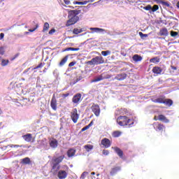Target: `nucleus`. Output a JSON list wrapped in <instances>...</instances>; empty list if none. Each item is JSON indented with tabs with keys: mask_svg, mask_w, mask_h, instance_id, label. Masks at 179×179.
I'll list each match as a JSON object with an SVG mask.
<instances>
[{
	"mask_svg": "<svg viewBox=\"0 0 179 179\" xmlns=\"http://www.w3.org/2000/svg\"><path fill=\"white\" fill-rule=\"evenodd\" d=\"M132 59L134 62H141V61H142V57L139 55H134Z\"/></svg>",
	"mask_w": 179,
	"mask_h": 179,
	"instance_id": "a878e982",
	"label": "nucleus"
},
{
	"mask_svg": "<svg viewBox=\"0 0 179 179\" xmlns=\"http://www.w3.org/2000/svg\"><path fill=\"white\" fill-rule=\"evenodd\" d=\"M22 138L24 141H25V142L28 143H33L35 141L34 137H33V134L29 133L23 135Z\"/></svg>",
	"mask_w": 179,
	"mask_h": 179,
	"instance_id": "9b49d317",
	"label": "nucleus"
},
{
	"mask_svg": "<svg viewBox=\"0 0 179 179\" xmlns=\"http://www.w3.org/2000/svg\"><path fill=\"white\" fill-rule=\"evenodd\" d=\"M127 73H121V74H117L115 77V79L116 80H124V79H127Z\"/></svg>",
	"mask_w": 179,
	"mask_h": 179,
	"instance_id": "2eb2a0df",
	"label": "nucleus"
},
{
	"mask_svg": "<svg viewBox=\"0 0 179 179\" xmlns=\"http://www.w3.org/2000/svg\"><path fill=\"white\" fill-rule=\"evenodd\" d=\"M63 51H79V48H67L64 49Z\"/></svg>",
	"mask_w": 179,
	"mask_h": 179,
	"instance_id": "72a5a7b5",
	"label": "nucleus"
},
{
	"mask_svg": "<svg viewBox=\"0 0 179 179\" xmlns=\"http://www.w3.org/2000/svg\"><path fill=\"white\" fill-rule=\"evenodd\" d=\"M3 37H5V34L1 33L0 34V40H2L3 38Z\"/></svg>",
	"mask_w": 179,
	"mask_h": 179,
	"instance_id": "6e6d98bb",
	"label": "nucleus"
},
{
	"mask_svg": "<svg viewBox=\"0 0 179 179\" xmlns=\"http://www.w3.org/2000/svg\"><path fill=\"white\" fill-rule=\"evenodd\" d=\"M64 2L66 5H71V1L69 0H64Z\"/></svg>",
	"mask_w": 179,
	"mask_h": 179,
	"instance_id": "864d4df0",
	"label": "nucleus"
},
{
	"mask_svg": "<svg viewBox=\"0 0 179 179\" xmlns=\"http://www.w3.org/2000/svg\"><path fill=\"white\" fill-rule=\"evenodd\" d=\"M10 148H22V145H13V144H10L9 145Z\"/></svg>",
	"mask_w": 179,
	"mask_h": 179,
	"instance_id": "c03bdc74",
	"label": "nucleus"
},
{
	"mask_svg": "<svg viewBox=\"0 0 179 179\" xmlns=\"http://www.w3.org/2000/svg\"><path fill=\"white\" fill-rule=\"evenodd\" d=\"M76 153V150H75L73 148H70L67 151V156H68V157H73V156H75Z\"/></svg>",
	"mask_w": 179,
	"mask_h": 179,
	"instance_id": "412c9836",
	"label": "nucleus"
},
{
	"mask_svg": "<svg viewBox=\"0 0 179 179\" xmlns=\"http://www.w3.org/2000/svg\"><path fill=\"white\" fill-rule=\"evenodd\" d=\"M73 34H80V33H83V29L75 28L73 30Z\"/></svg>",
	"mask_w": 179,
	"mask_h": 179,
	"instance_id": "473e14b6",
	"label": "nucleus"
},
{
	"mask_svg": "<svg viewBox=\"0 0 179 179\" xmlns=\"http://www.w3.org/2000/svg\"><path fill=\"white\" fill-rule=\"evenodd\" d=\"M101 144L106 148H110V146H111V141H110V139L104 138L101 140Z\"/></svg>",
	"mask_w": 179,
	"mask_h": 179,
	"instance_id": "f8f14e48",
	"label": "nucleus"
},
{
	"mask_svg": "<svg viewBox=\"0 0 179 179\" xmlns=\"http://www.w3.org/2000/svg\"><path fill=\"white\" fill-rule=\"evenodd\" d=\"M111 54V51L110 50H106V51H102L101 55L103 57H107V55H110Z\"/></svg>",
	"mask_w": 179,
	"mask_h": 179,
	"instance_id": "4c0bfd02",
	"label": "nucleus"
},
{
	"mask_svg": "<svg viewBox=\"0 0 179 179\" xmlns=\"http://www.w3.org/2000/svg\"><path fill=\"white\" fill-rule=\"evenodd\" d=\"M138 34H139L141 38H142V39L145 38L146 37H148V34H143L142 32H139Z\"/></svg>",
	"mask_w": 179,
	"mask_h": 179,
	"instance_id": "ea45409f",
	"label": "nucleus"
},
{
	"mask_svg": "<svg viewBox=\"0 0 179 179\" xmlns=\"http://www.w3.org/2000/svg\"><path fill=\"white\" fill-rule=\"evenodd\" d=\"M152 127H154V129H155V131H157V132H163L166 131V126H164V124L157 122H154L152 124Z\"/></svg>",
	"mask_w": 179,
	"mask_h": 179,
	"instance_id": "423d86ee",
	"label": "nucleus"
},
{
	"mask_svg": "<svg viewBox=\"0 0 179 179\" xmlns=\"http://www.w3.org/2000/svg\"><path fill=\"white\" fill-rule=\"evenodd\" d=\"M23 164H30V158L25 157L22 160Z\"/></svg>",
	"mask_w": 179,
	"mask_h": 179,
	"instance_id": "f704fd0d",
	"label": "nucleus"
},
{
	"mask_svg": "<svg viewBox=\"0 0 179 179\" xmlns=\"http://www.w3.org/2000/svg\"><path fill=\"white\" fill-rule=\"evenodd\" d=\"M85 64H87V65H101V64H104V59L103 57L96 56L90 61L86 62Z\"/></svg>",
	"mask_w": 179,
	"mask_h": 179,
	"instance_id": "20e7f679",
	"label": "nucleus"
},
{
	"mask_svg": "<svg viewBox=\"0 0 179 179\" xmlns=\"http://www.w3.org/2000/svg\"><path fill=\"white\" fill-rule=\"evenodd\" d=\"M89 128H90V127H89V126L87 125V126H85V127H83V128L81 129V131H82V132H85V131H87V129H89Z\"/></svg>",
	"mask_w": 179,
	"mask_h": 179,
	"instance_id": "3c124183",
	"label": "nucleus"
},
{
	"mask_svg": "<svg viewBox=\"0 0 179 179\" xmlns=\"http://www.w3.org/2000/svg\"><path fill=\"white\" fill-rule=\"evenodd\" d=\"M76 64V62H71L69 63V66L71 68Z\"/></svg>",
	"mask_w": 179,
	"mask_h": 179,
	"instance_id": "09e8293b",
	"label": "nucleus"
},
{
	"mask_svg": "<svg viewBox=\"0 0 179 179\" xmlns=\"http://www.w3.org/2000/svg\"><path fill=\"white\" fill-rule=\"evenodd\" d=\"M153 2H156V3H161L163 6H167L170 8V3L169 2L164 1V0H151Z\"/></svg>",
	"mask_w": 179,
	"mask_h": 179,
	"instance_id": "dca6fc26",
	"label": "nucleus"
},
{
	"mask_svg": "<svg viewBox=\"0 0 179 179\" xmlns=\"http://www.w3.org/2000/svg\"><path fill=\"white\" fill-rule=\"evenodd\" d=\"M162 71L163 70L160 67L155 66L152 69L153 73H156L157 75H160Z\"/></svg>",
	"mask_w": 179,
	"mask_h": 179,
	"instance_id": "b1692460",
	"label": "nucleus"
},
{
	"mask_svg": "<svg viewBox=\"0 0 179 179\" xmlns=\"http://www.w3.org/2000/svg\"><path fill=\"white\" fill-rule=\"evenodd\" d=\"M65 171L60 170L57 173V177L59 179H65L68 177V171H69V167L66 165L64 166Z\"/></svg>",
	"mask_w": 179,
	"mask_h": 179,
	"instance_id": "39448f33",
	"label": "nucleus"
},
{
	"mask_svg": "<svg viewBox=\"0 0 179 179\" xmlns=\"http://www.w3.org/2000/svg\"><path fill=\"white\" fill-rule=\"evenodd\" d=\"M0 61H1V57H0Z\"/></svg>",
	"mask_w": 179,
	"mask_h": 179,
	"instance_id": "774afa93",
	"label": "nucleus"
},
{
	"mask_svg": "<svg viewBox=\"0 0 179 179\" xmlns=\"http://www.w3.org/2000/svg\"><path fill=\"white\" fill-rule=\"evenodd\" d=\"M69 8H71V9H75V7H73L72 6H69Z\"/></svg>",
	"mask_w": 179,
	"mask_h": 179,
	"instance_id": "680f3d73",
	"label": "nucleus"
},
{
	"mask_svg": "<svg viewBox=\"0 0 179 179\" xmlns=\"http://www.w3.org/2000/svg\"><path fill=\"white\" fill-rule=\"evenodd\" d=\"M5 54V49H3V47H0V55H3Z\"/></svg>",
	"mask_w": 179,
	"mask_h": 179,
	"instance_id": "79ce46f5",
	"label": "nucleus"
},
{
	"mask_svg": "<svg viewBox=\"0 0 179 179\" xmlns=\"http://www.w3.org/2000/svg\"><path fill=\"white\" fill-rule=\"evenodd\" d=\"M116 122L120 125V127H127L128 128H132L134 124H135V121L134 120L125 115H120L117 117Z\"/></svg>",
	"mask_w": 179,
	"mask_h": 179,
	"instance_id": "f03ea898",
	"label": "nucleus"
},
{
	"mask_svg": "<svg viewBox=\"0 0 179 179\" xmlns=\"http://www.w3.org/2000/svg\"><path fill=\"white\" fill-rule=\"evenodd\" d=\"M69 56H65L61 62L59 63V66H64L65 64H66V62L68 61Z\"/></svg>",
	"mask_w": 179,
	"mask_h": 179,
	"instance_id": "bb28decb",
	"label": "nucleus"
},
{
	"mask_svg": "<svg viewBox=\"0 0 179 179\" xmlns=\"http://www.w3.org/2000/svg\"><path fill=\"white\" fill-rule=\"evenodd\" d=\"M82 79H83V78L82 76H79L76 79L75 83H78V82H79L80 80H82Z\"/></svg>",
	"mask_w": 179,
	"mask_h": 179,
	"instance_id": "8fccbe9b",
	"label": "nucleus"
},
{
	"mask_svg": "<svg viewBox=\"0 0 179 179\" xmlns=\"http://www.w3.org/2000/svg\"><path fill=\"white\" fill-rule=\"evenodd\" d=\"M87 174H89V173L83 172L80 176V179H84L86 177Z\"/></svg>",
	"mask_w": 179,
	"mask_h": 179,
	"instance_id": "37998d69",
	"label": "nucleus"
},
{
	"mask_svg": "<svg viewBox=\"0 0 179 179\" xmlns=\"http://www.w3.org/2000/svg\"><path fill=\"white\" fill-rule=\"evenodd\" d=\"M9 64V60L8 59H2L1 60V66H6Z\"/></svg>",
	"mask_w": 179,
	"mask_h": 179,
	"instance_id": "e433bc0d",
	"label": "nucleus"
},
{
	"mask_svg": "<svg viewBox=\"0 0 179 179\" xmlns=\"http://www.w3.org/2000/svg\"><path fill=\"white\" fill-rule=\"evenodd\" d=\"M54 33H55V29H54V28L49 31V34L50 36H52V34H54Z\"/></svg>",
	"mask_w": 179,
	"mask_h": 179,
	"instance_id": "de8ad7c7",
	"label": "nucleus"
},
{
	"mask_svg": "<svg viewBox=\"0 0 179 179\" xmlns=\"http://www.w3.org/2000/svg\"><path fill=\"white\" fill-rule=\"evenodd\" d=\"M171 37H177V36H178V32L171 31Z\"/></svg>",
	"mask_w": 179,
	"mask_h": 179,
	"instance_id": "58836bf2",
	"label": "nucleus"
},
{
	"mask_svg": "<svg viewBox=\"0 0 179 179\" xmlns=\"http://www.w3.org/2000/svg\"><path fill=\"white\" fill-rule=\"evenodd\" d=\"M50 107L52 110H57V98H55V94H53L51 102H50Z\"/></svg>",
	"mask_w": 179,
	"mask_h": 179,
	"instance_id": "ddd939ff",
	"label": "nucleus"
},
{
	"mask_svg": "<svg viewBox=\"0 0 179 179\" xmlns=\"http://www.w3.org/2000/svg\"><path fill=\"white\" fill-rule=\"evenodd\" d=\"M150 62H152V64H157L160 62V59L159 57H154L150 59Z\"/></svg>",
	"mask_w": 179,
	"mask_h": 179,
	"instance_id": "2f4dec72",
	"label": "nucleus"
},
{
	"mask_svg": "<svg viewBox=\"0 0 179 179\" xmlns=\"http://www.w3.org/2000/svg\"><path fill=\"white\" fill-rule=\"evenodd\" d=\"M158 120L162 121V122H166V123L169 122V119H167V117H166V116H164V115H158Z\"/></svg>",
	"mask_w": 179,
	"mask_h": 179,
	"instance_id": "5701e85b",
	"label": "nucleus"
},
{
	"mask_svg": "<svg viewBox=\"0 0 179 179\" xmlns=\"http://www.w3.org/2000/svg\"><path fill=\"white\" fill-rule=\"evenodd\" d=\"M93 148H94L93 145H90V144H87L84 146V149H85L87 152H90V150H93Z\"/></svg>",
	"mask_w": 179,
	"mask_h": 179,
	"instance_id": "c85d7f7f",
	"label": "nucleus"
},
{
	"mask_svg": "<svg viewBox=\"0 0 179 179\" xmlns=\"http://www.w3.org/2000/svg\"><path fill=\"white\" fill-rule=\"evenodd\" d=\"M164 104H165L166 106H168V107H171V106H173V100L170 99H165L164 101Z\"/></svg>",
	"mask_w": 179,
	"mask_h": 179,
	"instance_id": "cd10ccee",
	"label": "nucleus"
},
{
	"mask_svg": "<svg viewBox=\"0 0 179 179\" xmlns=\"http://www.w3.org/2000/svg\"><path fill=\"white\" fill-rule=\"evenodd\" d=\"M48 29H50V24H48V22H45L43 25V33L48 31Z\"/></svg>",
	"mask_w": 179,
	"mask_h": 179,
	"instance_id": "c756f323",
	"label": "nucleus"
},
{
	"mask_svg": "<svg viewBox=\"0 0 179 179\" xmlns=\"http://www.w3.org/2000/svg\"><path fill=\"white\" fill-rule=\"evenodd\" d=\"M82 101V94L77 93L72 98V102L73 104H79Z\"/></svg>",
	"mask_w": 179,
	"mask_h": 179,
	"instance_id": "1a4fd4ad",
	"label": "nucleus"
},
{
	"mask_svg": "<svg viewBox=\"0 0 179 179\" xmlns=\"http://www.w3.org/2000/svg\"><path fill=\"white\" fill-rule=\"evenodd\" d=\"M159 35L164 36H169V31L167 30V28L161 29L159 30Z\"/></svg>",
	"mask_w": 179,
	"mask_h": 179,
	"instance_id": "4be33fe9",
	"label": "nucleus"
},
{
	"mask_svg": "<svg viewBox=\"0 0 179 179\" xmlns=\"http://www.w3.org/2000/svg\"><path fill=\"white\" fill-rule=\"evenodd\" d=\"M166 99L165 96L159 97L153 100V103H159V104H164V100Z\"/></svg>",
	"mask_w": 179,
	"mask_h": 179,
	"instance_id": "aec40b11",
	"label": "nucleus"
},
{
	"mask_svg": "<svg viewBox=\"0 0 179 179\" xmlns=\"http://www.w3.org/2000/svg\"><path fill=\"white\" fill-rule=\"evenodd\" d=\"M114 150L121 159L124 157V152H122V150L120 149V148L115 147L114 148Z\"/></svg>",
	"mask_w": 179,
	"mask_h": 179,
	"instance_id": "6ab92c4d",
	"label": "nucleus"
},
{
	"mask_svg": "<svg viewBox=\"0 0 179 179\" xmlns=\"http://www.w3.org/2000/svg\"><path fill=\"white\" fill-rule=\"evenodd\" d=\"M118 171H121V166H115L111 169L110 174V176H115Z\"/></svg>",
	"mask_w": 179,
	"mask_h": 179,
	"instance_id": "4468645a",
	"label": "nucleus"
},
{
	"mask_svg": "<svg viewBox=\"0 0 179 179\" xmlns=\"http://www.w3.org/2000/svg\"><path fill=\"white\" fill-rule=\"evenodd\" d=\"M103 79H111V75L107 74L106 76H103Z\"/></svg>",
	"mask_w": 179,
	"mask_h": 179,
	"instance_id": "603ef678",
	"label": "nucleus"
},
{
	"mask_svg": "<svg viewBox=\"0 0 179 179\" xmlns=\"http://www.w3.org/2000/svg\"><path fill=\"white\" fill-rule=\"evenodd\" d=\"M65 159V156L62 155L58 157H53L52 159V170H55L56 171H58L59 169H61V166L59 165V163H62V161Z\"/></svg>",
	"mask_w": 179,
	"mask_h": 179,
	"instance_id": "7ed1b4c3",
	"label": "nucleus"
},
{
	"mask_svg": "<svg viewBox=\"0 0 179 179\" xmlns=\"http://www.w3.org/2000/svg\"><path fill=\"white\" fill-rule=\"evenodd\" d=\"M96 175V173L95 172H92L91 173V176H95Z\"/></svg>",
	"mask_w": 179,
	"mask_h": 179,
	"instance_id": "052dcab7",
	"label": "nucleus"
},
{
	"mask_svg": "<svg viewBox=\"0 0 179 179\" xmlns=\"http://www.w3.org/2000/svg\"><path fill=\"white\" fill-rule=\"evenodd\" d=\"M50 148H52L53 149H55L58 148V141L57 139L54 138L50 142Z\"/></svg>",
	"mask_w": 179,
	"mask_h": 179,
	"instance_id": "a211bd4d",
	"label": "nucleus"
},
{
	"mask_svg": "<svg viewBox=\"0 0 179 179\" xmlns=\"http://www.w3.org/2000/svg\"><path fill=\"white\" fill-rule=\"evenodd\" d=\"M38 27V24H36L35 28L32 29H29V31H30V33H33V31H36V30H37Z\"/></svg>",
	"mask_w": 179,
	"mask_h": 179,
	"instance_id": "49530a36",
	"label": "nucleus"
},
{
	"mask_svg": "<svg viewBox=\"0 0 179 179\" xmlns=\"http://www.w3.org/2000/svg\"><path fill=\"white\" fill-rule=\"evenodd\" d=\"M121 131H115L113 132L112 136H113V138H119V136H121Z\"/></svg>",
	"mask_w": 179,
	"mask_h": 179,
	"instance_id": "7c9ffc66",
	"label": "nucleus"
},
{
	"mask_svg": "<svg viewBox=\"0 0 179 179\" xmlns=\"http://www.w3.org/2000/svg\"><path fill=\"white\" fill-rule=\"evenodd\" d=\"M1 114H2V110H0V115H1Z\"/></svg>",
	"mask_w": 179,
	"mask_h": 179,
	"instance_id": "0e129e2a",
	"label": "nucleus"
},
{
	"mask_svg": "<svg viewBox=\"0 0 179 179\" xmlns=\"http://www.w3.org/2000/svg\"><path fill=\"white\" fill-rule=\"evenodd\" d=\"M45 65V63H40L38 66L34 68V69H38V68H43Z\"/></svg>",
	"mask_w": 179,
	"mask_h": 179,
	"instance_id": "a19ab883",
	"label": "nucleus"
},
{
	"mask_svg": "<svg viewBox=\"0 0 179 179\" xmlns=\"http://www.w3.org/2000/svg\"><path fill=\"white\" fill-rule=\"evenodd\" d=\"M159 117L157 118V116L154 117V121H158Z\"/></svg>",
	"mask_w": 179,
	"mask_h": 179,
	"instance_id": "13d9d810",
	"label": "nucleus"
},
{
	"mask_svg": "<svg viewBox=\"0 0 179 179\" xmlns=\"http://www.w3.org/2000/svg\"><path fill=\"white\" fill-rule=\"evenodd\" d=\"M82 10H70L68 14L69 20L66 22V27H69V26H73L79 22V15L81 13Z\"/></svg>",
	"mask_w": 179,
	"mask_h": 179,
	"instance_id": "f257e3e1",
	"label": "nucleus"
},
{
	"mask_svg": "<svg viewBox=\"0 0 179 179\" xmlns=\"http://www.w3.org/2000/svg\"><path fill=\"white\" fill-rule=\"evenodd\" d=\"M73 5H86L87 3V1H73Z\"/></svg>",
	"mask_w": 179,
	"mask_h": 179,
	"instance_id": "c9c22d12",
	"label": "nucleus"
},
{
	"mask_svg": "<svg viewBox=\"0 0 179 179\" xmlns=\"http://www.w3.org/2000/svg\"><path fill=\"white\" fill-rule=\"evenodd\" d=\"M90 30H92V31H94L95 33H107L106 29L97 27L90 28Z\"/></svg>",
	"mask_w": 179,
	"mask_h": 179,
	"instance_id": "f3484780",
	"label": "nucleus"
},
{
	"mask_svg": "<svg viewBox=\"0 0 179 179\" xmlns=\"http://www.w3.org/2000/svg\"><path fill=\"white\" fill-rule=\"evenodd\" d=\"M43 72H45V70H43Z\"/></svg>",
	"mask_w": 179,
	"mask_h": 179,
	"instance_id": "338daca9",
	"label": "nucleus"
},
{
	"mask_svg": "<svg viewBox=\"0 0 179 179\" xmlns=\"http://www.w3.org/2000/svg\"><path fill=\"white\" fill-rule=\"evenodd\" d=\"M96 176H97V177H99V176H100V174L98 173Z\"/></svg>",
	"mask_w": 179,
	"mask_h": 179,
	"instance_id": "69168bd1",
	"label": "nucleus"
},
{
	"mask_svg": "<svg viewBox=\"0 0 179 179\" xmlns=\"http://www.w3.org/2000/svg\"><path fill=\"white\" fill-rule=\"evenodd\" d=\"M100 80H104V74L102 73L98 77L95 78L94 80H92V83H96V82H100Z\"/></svg>",
	"mask_w": 179,
	"mask_h": 179,
	"instance_id": "393cba45",
	"label": "nucleus"
},
{
	"mask_svg": "<svg viewBox=\"0 0 179 179\" xmlns=\"http://www.w3.org/2000/svg\"><path fill=\"white\" fill-rule=\"evenodd\" d=\"M92 125H93V122H91L88 124L89 128H90V127H92Z\"/></svg>",
	"mask_w": 179,
	"mask_h": 179,
	"instance_id": "bf43d9fd",
	"label": "nucleus"
},
{
	"mask_svg": "<svg viewBox=\"0 0 179 179\" xmlns=\"http://www.w3.org/2000/svg\"><path fill=\"white\" fill-rule=\"evenodd\" d=\"M68 96H69V93L62 94V97H64V99H66Z\"/></svg>",
	"mask_w": 179,
	"mask_h": 179,
	"instance_id": "5fc2aeb1",
	"label": "nucleus"
},
{
	"mask_svg": "<svg viewBox=\"0 0 179 179\" xmlns=\"http://www.w3.org/2000/svg\"><path fill=\"white\" fill-rule=\"evenodd\" d=\"M141 8H143L144 10H150V13H152L159 10V6L154 5L152 7L150 4L147 5L146 6H141Z\"/></svg>",
	"mask_w": 179,
	"mask_h": 179,
	"instance_id": "0eeeda50",
	"label": "nucleus"
},
{
	"mask_svg": "<svg viewBox=\"0 0 179 179\" xmlns=\"http://www.w3.org/2000/svg\"><path fill=\"white\" fill-rule=\"evenodd\" d=\"M109 154H110V151H108V150H103V155H104L105 156H108V155Z\"/></svg>",
	"mask_w": 179,
	"mask_h": 179,
	"instance_id": "a18cd8bd",
	"label": "nucleus"
},
{
	"mask_svg": "<svg viewBox=\"0 0 179 179\" xmlns=\"http://www.w3.org/2000/svg\"><path fill=\"white\" fill-rule=\"evenodd\" d=\"M71 118L74 122V124H76L78 122V120H79V114H78V109L74 108L73 111L71 113Z\"/></svg>",
	"mask_w": 179,
	"mask_h": 179,
	"instance_id": "6e6552de",
	"label": "nucleus"
},
{
	"mask_svg": "<svg viewBox=\"0 0 179 179\" xmlns=\"http://www.w3.org/2000/svg\"><path fill=\"white\" fill-rule=\"evenodd\" d=\"M171 69H173V71H177V68L174 66H171Z\"/></svg>",
	"mask_w": 179,
	"mask_h": 179,
	"instance_id": "4d7b16f0",
	"label": "nucleus"
},
{
	"mask_svg": "<svg viewBox=\"0 0 179 179\" xmlns=\"http://www.w3.org/2000/svg\"><path fill=\"white\" fill-rule=\"evenodd\" d=\"M91 110L92 113H94V115H96V117H99V115H100V106L98 104L94 103L91 106Z\"/></svg>",
	"mask_w": 179,
	"mask_h": 179,
	"instance_id": "9d476101",
	"label": "nucleus"
},
{
	"mask_svg": "<svg viewBox=\"0 0 179 179\" xmlns=\"http://www.w3.org/2000/svg\"><path fill=\"white\" fill-rule=\"evenodd\" d=\"M88 2H94V0H90V1H87V3Z\"/></svg>",
	"mask_w": 179,
	"mask_h": 179,
	"instance_id": "e2e57ef3",
	"label": "nucleus"
}]
</instances>
